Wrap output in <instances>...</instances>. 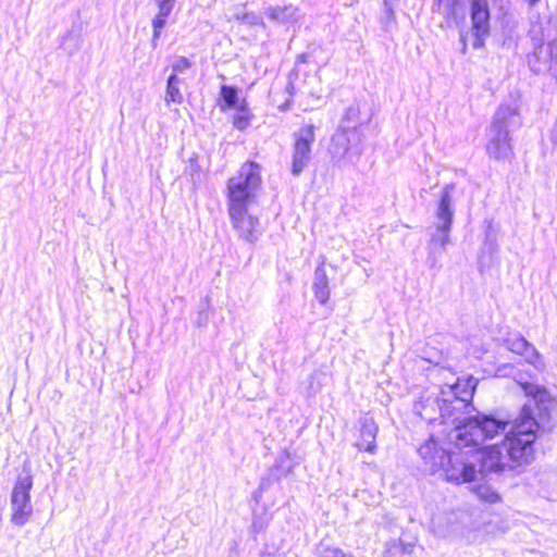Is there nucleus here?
Masks as SVG:
<instances>
[{
	"label": "nucleus",
	"instance_id": "f257e3e1",
	"mask_svg": "<svg viewBox=\"0 0 557 557\" xmlns=\"http://www.w3.org/2000/svg\"><path fill=\"white\" fill-rule=\"evenodd\" d=\"M530 399L513 421L495 416L476 413L454 432L460 446H473L479 478L516 470L533 460V444L540 430L552 429L555 400L544 388L528 381L521 373L512 374Z\"/></svg>",
	"mask_w": 557,
	"mask_h": 557
},
{
	"label": "nucleus",
	"instance_id": "f03ea898",
	"mask_svg": "<svg viewBox=\"0 0 557 557\" xmlns=\"http://www.w3.org/2000/svg\"><path fill=\"white\" fill-rule=\"evenodd\" d=\"M520 126L521 120L518 106L516 103L499 106L487 133L488 140L486 151L488 156L496 160H510L513 156V151L511 138L509 137V128Z\"/></svg>",
	"mask_w": 557,
	"mask_h": 557
},
{
	"label": "nucleus",
	"instance_id": "7ed1b4c3",
	"mask_svg": "<svg viewBox=\"0 0 557 557\" xmlns=\"http://www.w3.org/2000/svg\"><path fill=\"white\" fill-rule=\"evenodd\" d=\"M455 184H446L437 194L435 208L434 230L431 233L429 243V255L433 259L432 267L435 265L436 255H441L449 243V234L454 221V195Z\"/></svg>",
	"mask_w": 557,
	"mask_h": 557
},
{
	"label": "nucleus",
	"instance_id": "20e7f679",
	"mask_svg": "<svg viewBox=\"0 0 557 557\" xmlns=\"http://www.w3.org/2000/svg\"><path fill=\"white\" fill-rule=\"evenodd\" d=\"M261 183L260 164L252 161L244 163L227 182L228 208L250 207L255 203Z\"/></svg>",
	"mask_w": 557,
	"mask_h": 557
},
{
	"label": "nucleus",
	"instance_id": "39448f33",
	"mask_svg": "<svg viewBox=\"0 0 557 557\" xmlns=\"http://www.w3.org/2000/svg\"><path fill=\"white\" fill-rule=\"evenodd\" d=\"M435 372L438 375H443V381L440 383L441 395L450 399L448 401L450 409L460 417V420L473 418L474 416H467L465 410L470 406L478 380L473 376L458 377L453 383L451 380L455 373L450 369L436 367L432 370V373Z\"/></svg>",
	"mask_w": 557,
	"mask_h": 557
},
{
	"label": "nucleus",
	"instance_id": "423d86ee",
	"mask_svg": "<svg viewBox=\"0 0 557 557\" xmlns=\"http://www.w3.org/2000/svg\"><path fill=\"white\" fill-rule=\"evenodd\" d=\"M363 139L364 135L357 125L341 126L329 146L334 165H355L363 152Z\"/></svg>",
	"mask_w": 557,
	"mask_h": 557
},
{
	"label": "nucleus",
	"instance_id": "0eeeda50",
	"mask_svg": "<svg viewBox=\"0 0 557 557\" xmlns=\"http://www.w3.org/2000/svg\"><path fill=\"white\" fill-rule=\"evenodd\" d=\"M454 432L449 433V440L454 444V448L448 453L443 468L445 479L458 484L473 482L479 479L476 459L473 457L474 447H458L456 441L451 438Z\"/></svg>",
	"mask_w": 557,
	"mask_h": 557
},
{
	"label": "nucleus",
	"instance_id": "6e6552de",
	"mask_svg": "<svg viewBox=\"0 0 557 557\" xmlns=\"http://www.w3.org/2000/svg\"><path fill=\"white\" fill-rule=\"evenodd\" d=\"M448 401L450 399L441 395V391L438 393L426 391L414 403L413 411L428 423H434L440 420L442 424H451L454 425L451 432H455L459 425L466 423L468 418L460 420V417L450 409Z\"/></svg>",
	"mask_w": 557,
	"mask_h": 557
},
{
	"label": "nucleus",
	"instance_id": "1a4fd4ad",
	"mask_svg": "<svg viewBox=\"0 0 557 557\" xmlns=\"http://www.w3.org/2000/svg\"><path fill=\"white\" fill-rule=\"evenodd\" d=\"M32 488L33 475L30 470L23 469L15 480L10 497L11 522L16 527H23L33 516Z\"/></svg>",
	"mask_w": 557,
	"mask_h": 557
},
{
	"label": "nucleus",
	"instance_id": "9d476101",
	"mask_svg": "<svg viewBox=\"0 0 557 557\" xmlns=\"http://www.w3.org/2000/svg\"><path fill=\"white\" fill-rule=\"evenodd\" d=\"M533 40V50L528 54V64L532 72L549 73L557 77V38L544 42L546 35L542 34L541 38L536 37L537 29L533 26L530 30Z\"/></svg>",
	"mask_w": 557,
	"mask_h": 557
},
{
	"label": "nucleus",
	"instance_id": "9b49d317",
	"mask_svg": "<svg viewBox=\"0 0 557 557\" xmlns=\"http://www.w3.org/2000/svg\"><path fill=\"white\" fill-rule=\"evenodd\" d=\"M315 140L314 126L306 124L294 134L292 173L298 176L311 159V146Z\"/></svg>",
	"mask_w": 557,
	"mask_h": 557
},
{
	"label": "nucleus",
	"instance_id": "f8f14e48",
	"mask_svg": "<svg viewBox=\"0 0 557 557\" xmlns=\"http://www.w3.org/2000/svg\"><path fill=\"white\" fill-rule=\"evenodd\" d=\"M249 207L228 208L233 227L240 238L253 243L258 237L259 220L248 212Z\"/></svg>",
	"mask_w": 557,
	"mask_h": 557
},
{
	"label": "nucleus",
	"instance_id": "ddd939ff",
	"mask_svg": "<svg viewBox=\"0 0 557 557\" xmlns=\"http://www.w3.org/2000/svg\"><path fill=\"white\" fill-rule=\"evenodd\" d=\"M471 21L473 30V48L480 49L490 34V10L487 0H472Z\"/></svg>",
	"mask_w": 557,
	"mask_h": 557
},
{
	"label": "nucleus",
	"instance_id": "4468645a",
	"mask_svg": "<svg viewBox=\"0 0 557 557\" xmlns=\"http://www.w3.org/2000/svg\"><path fill=\"white\" fill-rule=\"evenodd\" d=\"M506 347L524 358V360L532 364L536 370L544 369V361L537 349L530 344L523 336L518 334L509 336L506 341Z\"/></svg>",
	"mask_w": 557,
	"mask_h": 557
},
{
	"label": "nucleus",
	"instance_id": "2eb2a0df",
	"mask_svg": "<svg viewBox=\"0 0 557 557\" xmlns=\"http://www.w3.org/2000/svg\"><path fill=\"white\" fill-rule=\"evenodd\" d=\"M418 451L424 460V463L429 466L432 472L443 470L449 453L441 447L434 437H430L425 443H423L419 447Z\"/></svg>",
	"mask_w": 557,
	"mask_h": 557
},
{
	"label": "nucleus",
	"instance_id": "dca6fc26",
	"mask_svg": "<svg viewBox=\"0 0 557 557\" xmlns=\"http://www.w3.org/2000/svg\"><path fill=\"white\" fill-rule=\"evenodd\" d=\"M432 531L441 537H449L459 533L461 523L456 512H438L431 520Z\"/></svg>",
	"mask_w": 557,
	"mask_h": 557
},
{
	"label": "nucleus",
	"instance_id": "f3484780",
	"mask_svg": "<svg viewBox=\"0 0 557 557\" xmlns=\"http://www.w3.org/2000/svg\"><path fill=\"white\" fill-rule=\"evenodd\" d=\"M360 440L356 444L359 450L374 453L377 425L372 418H363L360 422Z\"/></svg>",
	"mask_w": 557,
	"mask_h": 557
},
{
	"label": "nucleus",
	"instance_id": "a211bd4d",
	"mask_svg": "<svg viewBox=\"0 0 557 557\" xmlns=\"http://www.w3.org/2000/svg\"><path fill=\"white\" fill-rule=\"evenodd\" d=\"M265 14L270 20L284 24L297 22L299 18V10L293 4L269 7L265 10Z\"/></svg>",
	"mask_w": 557,
	"mask_h": 557
},
{
	"label": "nucleus",
	"instance_id": "6ab92c4d",
	"mask_svg": "<svg viewBox=\"0 0 557 557\" xmlns=\"http://www.w3.org/2000/svg\"><path fill=\"white\" fill-rule=\"evenodd\" d=\"M313 292L318 301L326 304L330 298L329 278L323 263L314 271Z\"/></svg>",
	"mask_w": 557,
	"mask_h": 557
},
{
	"label": "nucleus",
	"instance_id": "aec40b11",
	"mask_svg": "<svg viewBox=\"0 0 557 557\" xmlns=\"http://www.w3.org/2000/svg\"><path fill=\"white\" fill-rule=\"evenodd\" d=\"M180 83H181V79L178 78V76L176 74H171L168 78V84H166V91H165V97H164V101L165 103L169 106L171 102L173 103H182L183 102V94L181 92V89H180Z\"/></svg>",
	"mask_w": 557,
	"mask_h": 557
},
{
	"label": "nucleus",
	"instance_id": "412c9836",
	"mask_svg": "<svg viewBox=\"0 0 557 557\" xmlns=\"http://www.w3.org/2000/svg\"><path fill=\"white\" fill-rule=\"evenodd\" d=\"M459 4L460 0H434L433 11L450 18L456 15Z\"/></svg>",
	"mask_w": 557,
	"mask_h": 557
},
{
	"label": "nucleus",
	"instance_id": "4be33fe9",
	"mask_svg": "<svg viewBox=\"0 0 557 557\" xmlns=\"http://www.w3.org/2000/svg\"><path fill=\"white\" fill-rule=\"evenodd\" d=\"M250 124V114L244 103H242L233 116V125L239 131L246 129Z\"/></svg>",
	"mask_w": 557,
	"mask_h": 557
},
{
	"label": "nucleus",
	"instance_id": "5701e85b",
	"mask_svg": "<svg viewBox=\"0 0 557 557\" xmlns=\"http://www.w3.org/2000/svg\"><path fill=\"white\" fill-rule=\"evenodd\" d=\"M221 97L228 108H238L237 90L234 87L223 85L221 87Z\"/></svg>",
	"mask_w": 557,
	"mask_h": 557
},
{
	"label": "nucleus",
	"instance_id": "b1692460",
	"mask_svg": "<svg viewBox=\"0 0 557 557\" xmlns=\"http://www.w3.org/2000/svg\"><path fill=\"white\" fill-rule=\"evenodd\" d=\"M359 115L360 111L357 107H349L345 113V117L341 126L357 125L359 129L362 132V122L360 121Z\"/></svg>",
	"mask_w": 557,
	"mask_h": 557
},
{
	"label": "nucleus",
	"instance_id": "393cba45",
	"mask_svg": "<svg viewBox=\"0 0 557 557\" xmlns=\"http://www.w3.org/2000/svg\"><path fill=\"white\" fill-rule=\"evenodd\" d=\"M320 557H342L343 550L337 547L321 544L318 548Z\"/></svg>",
	"mask_w": 557,
	"mask_h": 557
},
{
	"label": "nucleus",
	"instance_id": "a878e982",
	"mask_svg": "<svg viewBox=\"0 0 557 557\" xmlns=\"http://www.w3.org/2000/svg\"><path fill=\"white\" fill-rule=\"evenodd\" d=\"M190 65H191V63L189 62V60L187 58L178 57L172 64V71H173L172 74L177 75V73H182V72L186 71L187 69H189Z\"/></svg>",
	"mask_w": 557,
	"mask_h": 557
},
{
	"label": "nucleus",
	"instance_id": "bb28decb",
	"mask_svg": "<svg viewBox=\"0 0 557 557\" xmlns=\"http://www.w3.org/2000/svg\"><path fill=\"white\" fill-rule=\"evenodd\" d=\"M154 1L158 5L159 13H162V15L171 14L174 3H175V0H154Z\"/></svg>",
	"mask_w": 557,
	"mask_h": 557
},
{
	"label": "nucleus",
	"instance_id": "cd10ccee",
	"mask_svg": "<svg viewBox=\"0 0 557 557\" xmlns=\"http://www.w3.org/2000/svg\"><path fill=\"white\" fill-rule=\"evenodd\" d=\"M170 14H163L162 13H159L156 15V17L152 20V27L153 29H158V30H161L165 23H166V18L169 17Z\"/></svg>",
	"mask_w": 557,
	"mask_h": 557
},
{
	"label": "nucleus",
	"instance_id": "c85d7f7f",
	"mask_svg": "<svg viewBox=\"0 0 557 557\" xmlns=\"http://www.w3.org/2000/svg\"><path fill=\"white\" fill-rule=\"evenodd\" d=\"M244 20L252 25H263L262 17L256 14H245Z\"/></svg>",
	"mask_w": 557,
	"mask_h": 557
},
{
	"label": "nucleus",
	"instance_id": "c756f323",
	"mask_svg": "<svg viewBox=\"0 0 557 557\" xmlns=\"http://www.w3.org/2000/svg\"><path fill=\"white\" fill-rule=\"evenodd\" d=\"M160 35H161V30H158V29H156V30H154V29H153L152 39H151V46H152L153 48H156V47H157V45H158V40H159V38H160Z\"/></svg>",
	"mask_w": 557,
	"mask_h": 557
},
{
	"label": "nucleus",
	"instance_id": "7c9ffc66",
	"mask_svg": "<svg viewBox=\"0 0 557 557\" xmlns=\"http://www.w3.org/2000/svg\"><path fill=\"white\" fill-rule=\"evenodd\" d=\"M550 137H552V140L555 145H557V119H556V122L552 128V133H550Z\"/></svg>",
	"mask_w": 557,
	"mask_h": 557
},
{
	"label": "nucleus",
	"instance_id": "2f4dec72",
	"mask_svg": "<svg viewBox=\"0 0 557 557\" xmlns=\"http://www.w3.org/2000/svg\"><path fill=\"white\" fill-rule=\"evenodd\" d=\"M263 557H292V556H288L286 554H281V553H278V554H270L269 553V554H264Z\"/></svg>",
	"mask_w": 557,
	"mask_h": 557
},
{
	"label": "nucleus",
	"instance_id": "473e14b6",
	"mask_svg": "<svg viewBox=\"0 0 557 557\" xmlns=\"http://www.w3.org/2000/svg\"><path fill=\"white\" fill-rule=\"evenodd\" d=\"M297 61H298V62H306V54H300V55L297 58Z\"/></svg>",
	"mask_w": 557,
	"mask_h": 557
},
{
	"label": "nucleus",
	"instance_id": "72a5a7b5",
	"mask_svg": "<svg viewBox=\"0 0 557 557\" xmlns=\"http://www.w3.org/2000/svg\"><path fill=\"white\" fill-rule=\"evenodd\" d=\"M461 41L463 42V49H466V36H461Z\"/></svg>",
	"mask_w": 557,
	"mask_h": 557
},
{
	"label": "nucleus",
	"instance_id": "f704fd0d",
	"mask_svg": "<svg viewBox=\"0 0 557 557\" xmlns=\"http://www.w3.org/2000/svg\"><path fill=\"white\" fill-rule=\"evenodd\" d=\"M69 37H70V36H66V37L64 38V40H63V47H64V48H66V41H67Z\"/></svg>",
	"mask_w": 557,
	"mask_h": 557
},
{
	"label": "nucleus",
	"instance_id": "c9c22d12",
	"mask_svg": "<svg viewBox=\"0 0 557 557\" xmlns=\"http://www.w3.org/2000/svg\"><path fill=\"white\" fill-rule=\"evenodd\" d=\"M342 557H355V556H354V555H351V554L343 553Z\"/></svg>",
	"mask_w": 557,
	"mask_h": 557
},
{
	"label": "nucleus",
	"instance_id": "e433bc0d",
	"mask_svg": "<svg viewBox=\"0 0 557 557\" xmlns=\"http://www.w3.org/2000/svg\"><path fill=\"white\" fill-rule=\"evenodd\" d=\"M530 4L536 3L539 0H527Z\"/></svg>",
	"mask_w": 557,
	"mask_h": 557
},
{
	"label": "nucleus",
	"instance_id": "4c0bfd02",
	"mask_svg": "<svg viewBox=\"0 0 557 557\" xmlns=\"http://www.w3.org/2000/svg\"><path fill=\"white\" fill-rule=\"evenodd\" d=\"M264 486H265V483L262 481L260 484V488H264Z\"/></svg>",
	"mask_w": 557,
	"mask_h": 557
}]
</instances>
